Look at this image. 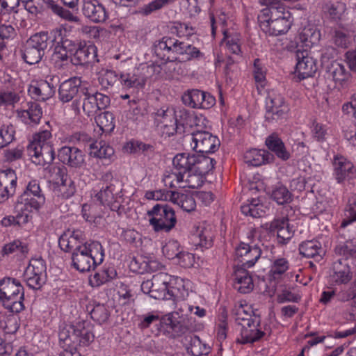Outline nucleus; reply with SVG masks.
Instances as JSON below:
<instances>
[{"label": "nucleus", "mask_w": 356, "mask_h": 356, "mask_svg": "<svg viewBox=\"0 0 356 356\" xmlns=\"http://www.w3.org/2000/svg\"><path fill=\"white\" fill-rule=\"evenodd\" d=\"M336 179L339 183L344 181L353 173V164L343 157L336 156L333 161Z\"/></svg>", "instance_id": "473e14b6"}, {"label": "nucleus", "mask_w": 356, "mask_h": 356, "mask_svg": "<svg viewBox=\"0 0 356 356\" xmlns=\"http://www.w3.org/2000/svg\"><path fill=\"white\" fill-rule=\"evenodd\" d=\"M49 177L56 184L60 185L68 178L67 168L63 165H53L48 168Z\"/></svg>", "instance_id": "5fc2aeb1"}, {"label": "nucleus", "mask_w": 356, "mask_h": 356, "mask_svg": "<svg viewBox=\"0 0 356 356\" xmlns=\"http://www.w3.org/2000/svg\"><path fill=\"white\" fill-rule=\"evenodd\" d=\"M177 40L175 38L163 37L161 40L154 44V53L163 60L172 62L179 59L178 56H176L173 49L177 47Z\"/></svg>", "instance_id": "aec40b11"}, {"label": "nucleus", "mask_w": 356, "mask_h": 356, "mask_svg": "<svg viewBox=\"0 0 356 356\" xmlns=\"http://www.w3.org/2000/svg\"><path fill=\"white\" fill-rule=\"evenodd\" d=\"M82 12L86 18L95 23L104 22L108 18L104 6L97 0L85 1Z\"/></svg>", "instance_id": "412c9836"}, {"label": "nucleus", "mask_w": 356, "mask_h": 356, "mask_svg": "<svg viewBox=\"0 0 356 356\" xmlns=\"http://www.w3.org/2000/svg\"><path fill=\"white\" fill-rule=\"evenodd\" d=\"M187 351L193 356H202L208 353V348L197 336H193L191 337L190 346L187 347Z\"/></svg>", "instance_id": "864d4df0"}, {"label": "nucleus", "mask_w": 356, "mask_h": 356, "mask_svg": "<svg viewBox=\"0 0 356 356\" xmlns=\"http://www.w3.org/2000/svg\"><path fill=\"white\" fill-rule=\"evenodd\" d=\"M261 250L256 245L241 242L235 248V259L241 264V268H248L252 267L260 258Z\"/></svg>", "instance_id": "9b49d317"}, {"label": "nucleus", "mask_w": 356, "mask_h": 356, "mask_svg": "<svg viewBox=\"0 0 356 356\" xmlns=\"http://www.w3.org/2000/svg\"><path fill=\"white\" fill-rule=\"evenodd\" d=\"M170 276L165 273H159L152 276V291L151 298L157 300H171L175 297L174 291L169 286Z\"/></svg>", "instance_id": "f3484780"}, {"label": "nucleus", "mask_w": 356, "mask_h": 356, "mask_svg": "<svg viewBox=\"0 0 356 356\" xmlns=\"http://www.w3.org/2000/svg\"><path fill=\"white\" fill-rule=\"evenodd\" d=\"M268 229L270 233L277 232L278 242L282 244H286L294 233L289 225V219L286 217L274 219L270 223Z\"/></svg>", "instance_id": "393cba45"}, {"label": "nucleus", "mask_w": 356, "mask_h": 356, "mask_svg": "<svg viewBox=\"0 0 356 356\" xmlns=\"http://www.w3.org/2000/svg\"><path fill=\"white\" fill-rule=\"evenodd\" d=\"M143 70L135 68L131 72L122 73L120 77L122 85L126 88H144L147 76L143 72Z\"/></svg>", "instance_id": "a878e982"}, {"label": "nucleus", "mask_w": 356, "mask_h": 356, "mask_svg": "<svg viewBox=\"0 0 356 356\" xmlns=\"http://www.w3.org/2000/svg\"><path fill=\"white\" fill-rule=\"evenodd\" d=\"M345 5L339 1H330L323 6V10L334 19H339L345 11Z\"/></svg>", "instance_id": "603ef678"}, {"label": "nucleus", "mask_w": 356, "mask_h": 356, "mask_svg": "<svg viewBox=\"0 0 356 356\" xmlns=\"http://www.w3.org/2000/svg\"><path fill=\"white\" fill-rule=\"evenodd\" d=\"M45 203V197L43 194L39 181L31 180L28 184L26 190L17 198V209L19 211H26L33 212L38 211Z\"/></svg>", "instance_id": "6e6552de"}, {"label": "nucleus", "mask_w": 356, "mask_h": 356, "mask_svg": "<svg viewBox=\"0 0 356 356\" xmlns=\"http://www.w3.org/2000/svg\"><path fill=\"white\" fill-rule=\"evenodd\" d=\"M23 4L25 9L34 15L42 13L44 10V4H46L48 8L60 17L71 22L79 21L78 17L58 5L54 0H23Z\"/></svg>", "instance_id": "1a4fd4ad"}, {"label": "nucleus", "mask_w": 356, "mask_h": 356, "mask_svg": "<svg viewBox=\"0 0 356 356\" xmlns=\"http://www.w3.org/2000/svg\"><path fill=\"white\" fill-rule=\"evenodd\" d=\"M265 118L269 122H277L286 117L289 107L280 95H269L266 102Z\"/></svg>", "instance_id": "ddd939ff"}, {"label": "nucleus", "mask_w": 356, "mask_h": 356, "mask_svg": "<svg viewBox=\"0 0 356 356\" xmlns=\"http://www.w3.org/2000/svg\"><path fill=\"white\" fill-rule=\"evenodd\" d=\"M15 130L12 124L3 125L0 128V148L9 145L15 137Z\"/></svg>", "instance_id": "0e129e2a"}, {"label": "nucleus", "mask_w": 356, "mask_h": 356, "mask_svg": "<svg viewBox=\"0 0 356 356\" xmlns=\"http://www.w3.org/2000/svg\"><path fill=\"white\" fill-rule=\"evenodd\" d=\"M27 152L32 162L36 165L50 164L55 159V152L50 143H29Z\"/></svg>", "instance_id": "4468645a"}, {"label": "nucleus", "mask_w": 356, "mask_h": 356, "mask_svg": "<svg viewBox=\"0 0 356 356\" xmlns=\"http://www.w3.org/2000/svg\"><path fill=\"white\" fill-rule=\"evenodd\" d=\"M28 108L23 111L22 116H27L31 122L37 124L42 115V111L40 106L36 102H28Z\"/></svg>", "instance_id": "13d9d810"}, {"label": "nucleus", "mask_w": 356, "mask_h": 356, "mask_svg": "<svg viewBox=\"0 0 356 356\" xmlns=\"http://www.w3.org/2000/svg\"><path fill=\"white\" fill-rule=\"evenodd\" d=\"M258 17H265V19H280L284 17L293 19L289 10L282 4L270 3L267 8L261 10Z\"/></svg>", "instance_id": "2f4dec72"}, {"label": "nucleus", "mask_w": 356, "mask_h": 356, "mask_svg": "<svg viewBox=\"0 0 356 356\" xmlns=\"http://www.w3.org/2000/svg\"><path fill=\"white\" fill-rule=\"evenodd\" d=\"M234 288L241 293L250 292L254 287L252 277L245 268H241L235 271Z\"/></svg>", "instance_id": "7c9ffc66"}, {"label": "nucleus", "mask_w": 356, "mask_h": 356, "mask_svg": "<svg viewBox=\"0 0 356 356\" xmlns=\"http://www.w3.org/2000/svg\"><path fill=\"white\" fill-rule=\"evenodd\" d=\"M51 42H56L65 50V51L72 56L75 51L79 48L81 42H76L67 38L65 29L60 27L51 30L49 33Z\"/></svg>", "instance_id": "5701e85b"}, {"label": "nucleus", "mask_w": 356, "mask_h": 356, "mask_svg": "<svg viewBox=\"0 0 356 356\" xmlns=\"http://www.w3.org/2000/svg\"><path fill=\"white\" fill-rule=\"evenodd\" d=\"M50 43L48 32L42 31L31 35L21 49L22 58L29 65L40 63Z\"/></svg>", "instance_id": "20e7f679"}, {"label": "nucleus", "mask_w": 356, "mask_h": 356, "mask_svg": "<svg viewBox=\"0 0 356 356\" xmlns=\"http://www.w3.org/2000/svg\"><path fill=\"white\" fill-rule=\"evenodd\" d=\"M54 45V51L50 60L54 66L57 69H63L67 65L70 60V56L64 50L60 44L53 42Z\"/></svg>", "instance_id": "ea45409f"}, {"label": "nucleus", "mask_w": 356, "mask_h": 356, "mask_svg": "<svg viewBox=\"0 0 356 356\" xmlns=\"http://www.w3.org/2000/svg\"><path fill=\"white\" fill-rule=\"evenodd\" d=\"M91 318L98 323L102 324L106 323L110 316V313L104 305L97 304L90 311Z\"/></svg>", "instance_id": "bf43d9fd"}, {"label": "nucleus", "mask_w": 356, "mask_h": 356, "mask_svg": "<svg viewBox=\"0 0 356 356\" xmlns=\"http://www.w3.org/2000/svg\"><path fill=\"white\" fill-rule=\"evenodd\" d=\"M92 328L93 325L90 322H79L75 325V329L72 330V337L80 346H87L95 339Z\"/></svg>", "instance_id": "bb28decb"}, {"label": "nucleus", "mask_w": 356, "mask_h": 356, "mask_svg": "<svg viewBox=\"0 0 356 356\" xmlns=\"http://www.w3.org/2000/svg\"><path fill=\"white\" fill-rule=\"evenodd\" d=\"M102 180L106 183V186H102L101 190L96 193L95 198L101 204L106 205L112 211H119L120 202L119 199L122 195V188L118 179H114L111 172H106L102 176Z\"/></svg>", "instance_id": "423d86ee"}, {"label": "nucleus", "mask_w": 356, "mask_h": 356, "mask_svg": "<svg viewBox=\"0 0 356 356\" xmlns=\"http://www.w3.org/2000/svg\"><path fill=\"white\" fill-rule=\"evenodd\" d=\"M17 179L13 170L8 169L0 172V186L6 188L10 194L13 195L15 193Z\"/></svg>", "instance_id": "a19ab883"}, {"label": "nucleus", "mask_w": 356, "mask_h": 356, "mask_svg": "<svg viewBox=\"0 0 356 356\" xmlns=\"http://www.w3.org/2000/svg\"><path fill=\"white\" fill-rule=\"evenodd\" d=\"M271 198L278 204H284L291 201V194L285 186H280L272 191Z\"/></svg>", "instance_id": "4d7b16f0"}, {"label": "nucleus", "mask_w": 356, "mask_h": 356, "mask_svg": "<svg viewBox=\"0 0 356 356\" xmlns=\"http://www.w3.org/2000/svg\"><path fill=\"white\" fill-rule=\"evenodd\" d=\"M99 84L104 88L114 86L118 81V75L115 72L110 70H103L99 72L98 78Z\"/></svg>", "instance_id": "680f3d73"}, {"label": "nucleus", "mask_w": 356, "mask_h": 356, "mask_svg": "<svg viewBox=\"0 0 356 356\" xmlns=\"http://www.w3.org/2000/svg\"><path fill=\"white\" fill-rule=\"evenodd\" d=\"M175 1L176 0H154L140 8L138 13L147 16L154 11L161 9L165 6L175 2Z\"/></svg>", "instance_id": "6e6d98bb"}, {"label": "nucleus", "mask_w": 356, "mask_h": 356, "mask_svg": "<svg viewBox=\"0 0 356 356\" xmlns=\"http://www.w3.org/2000/svg\"><path fill=\"white\" fill-rule=\"evenodd\" d=\"M172 163L184 172L192 170L205 177L209 172L213 169L216 161L204 156L203 154L190 155L189 154L181 153L174 157Z\"/></svg>", "instance_id": "39448f33"}, {"label": "nucleus", "mask_w": 356, "mask_h": 356, "mask_svg": "<svg viewBox=\"0 0 356 356\" xmlns=\"http://www.w3.org/2000/svg\"><path fill=\"white\" fill-rule=\"evenodd\" d=\"M83 234L81 230H67L58 239L60 249L65 252H78L88 245L85 242Z\"/></svg>", "instance_id": "2eb2a0df"}, {"label": "nucleus", "mask_w": 356, "mask_h": 356, "mask_svg": "<svg viewBox=\"0 0 356 356\" xmlns=\"http://www.w3.org/2000/svg\"><path fill=\"white\" fill-rule=\"evenodd\" d=\"M70 62L74 65H88L99 62L97 47L92 44L81 42L74 54L71 56Z\"/></svg>", "instance_id": "6ab92c4d"}, {"label": "nucleus", "mask_w": 356, "mask_h": 356, "mask_svg": "<svg viewBox=\"0 0 356 356\" xmlns=\"http://www.w3.org/2000/svg\"><path fill=\"white\" fill-rule=\"evenodd\" d=\"M236 323L241 326V339H237L240 343H252L261 337L265 333L257 329L260 324L259 316H256L250 306L241 303L233 309Z\"/></svg>", "instance_id": "f257e3e1"}, {"label": "nucleus", "mask_w": 356, "mask_h": 356, "mask_svg": "<svg viewBox=\"0 0 356 356\" xmlns=\"http://www.w3.org/2000/svg\"><path fill=\"white\" fill-rule=\"evenodd\" d=\"M194 143L193 149L201 154L215 152L220 146V140L209 131L197 130L188 136Z\"/></svg>", "instance_id": "9d476101"}, {"label": "nucleus", "mask_w": 356, "mask_h": 356, "mask_svg": "<svg viewBox=\"0 0 356 356\" xmlns=\"http://www.w3.org/2000/svg\"><path fill=\"white\" fill-rule=\"evenodd\" d=\"M184 175V184L179 185V188H198L204 184L205 177L197 172L187 170Z\"/></svg>", "instance_id": "a18cd8bd"}, {"label": "nucleus", "mask_w": 356, "mask_h": 356, "mask_svg": "<svg viewBox=\"0 0 356 356\" xmlns=\"http://www.w3.org/2000/svg\"><path fill=\"white\" fill-rule=\"evenodd\" d=\"M174 204H177L180 208L186 212H191L196 208V202L193 195L190 193H181L176 191L171 194Z\"/></svg>", "instance_id": "f704fd0d"}, {"label": "nucleus", "mask_w": 356, "mask_h": 356, "mask_svg": "<svg viewBox=\"0 0 356 356\" xmlns=\"http://www.w3.org/2000/svg\"><path fill=\"white\" fill-rule=\"evenodd\" d=\"M299 252L303 257L314 258L316 261H320L324 254L321 243L314 240L302 242L299 246Z\"/></svg>", "instance_id": "c756f323"}, {"label": "nucleus", "mask_w": 356, "mask_h": 356, "mask_svg": "<svg viewBox=\"0 0 356 356\" xmlns=\"http://www.w3.org/2000/svg\"><path fill=\"white\" fill-rule=\"evenodd\" d=\"M329 76L334 81H343L346 79V69L343 65L337 60H332L331 64L325 69Z\"/></svg>", "instance_id": "49530a36"}, {"label": "nucleus", "mask_w": 356, "mask_h": 356, "mask_svg": "<svg viewBox=\"0 0 356 356\" xmlns=\"http://www.w3.org/2000/svg\"><path fill=\"white\" fill-rule=\"evenodd\" d=\"M161 136L170 137L175 134H182L183 129L181 127H177L176 121L174 118L168 120H162V123L158 124Z\"/></svg>", "instance_id": "8fccbe9b"}, {"label": "nucleus", "mask_w": 356, "mask_h": 356, "mask_svg": "<svg viewBox=\"0 0 356 356\" xmlns=\"http://www.w3.org/2000/svg\"><path fill=\"white\" fill-rule=\"evenodd\" d=\"M149 224L155 232H170L176 225L174 209L166 203L156 204L147 211Z\"/></svg>", "instance_id": "0eeeda50"}, {"label": "nucleus", "mask_w": 356, "mask_h": 356, "mask_svg": "<svg viewBox=\"0 0 356 356\" xmlns=\"http://www.w3.org/2000/svg\"><path fill=\"white\" fill-rule=\"evenodd\" d=\"M81 81L78 77H73L63 82L58 89L60 100L66 103L76 97L79 98L80 91L84 88H81Z\"/></svg>", "instance_id": "b1692460"}, {"label": "nucleus", "mask_w": 356, "mask_h": 356, "mask_svg": "<svg viewBox=\"0 0 356 356\" xmlns=\"http://www.w3.org/2000/svg\"><path fill=\"white\" fill-rule=\"evenodd\" d=\"M24 286L18 280L6 277L0 280V302L5 309L19 313L24 309Z\"/></svg>", "instance_id": "f03ea898"}, {"label": "nucleus", "mask_w": 356, "mask_h": 356, "mask_svg": "<svg viewBox=\"0 0 356 356\" xmlns=\"http://www.w3.org/2000/svg\"><path fill=\"white\" fill-rule=\"evenodd\" d=\"M95 120L100 129L104 132H110L115 127L113 114L109 111L101 113Z\"/></svg>", "instance_id": "09e8293b"}, {"label": "nucleus", "mask_w": 356, "mask_h": 356, "mask_svg": "<svg viewBox=\"0 0 356 356\" xmlns=\"http://www.w3.org/2000/svg\"><path fill=\"white\" fill-rule=\"evenodd\" d=\"M0 327L6 334H14L19 329L17 319L14 316H3L0 321Z\"/></svg>", "instance_id": "69168bd1"}, {"label": "nucleus", "mask_w": 356, "mask_h": 356, "mask_svg": "<svg viewBox=\"0 0 356 356\" xmlns=\"http://www.w3.org/2000/svg\"><path fill=\"white\" fill-rule=\"evenodd\" d=\"M104 250L98 241H91L86 247L72 252L73 267L80 272L90 271L104 260Z\"/></svg>", "instance_id": "7ed1b4c3"}, {"label": "nucleus", "mask_w": 356, "mask_h": 356, "mask_svg": "<svg viewBox=\"0 0 356 356\" xmlns=\"http://www.w3.org/2000/svg\"><path fill=\"white\" fill-rule=\"evenodd\" d=\"M14 213H15V216H9L3 218V220H1V223L3 226L7 227L15 225L20 226L27 223L31 217L30 213L31 212L26 211H22V212L17 211L16 202L14 207Z\"/></svg>", "instance_id": "58836bf2"}, {"label": "nucleus", "mask_w": 356, "mask_h": 356, "mask_svg": "<svg viewBox=\"0 0 356 356\" xmlns=\"http://www.w3.org/2000/svg\"><path fill=\"white\" fill-rule=\"evenodd\" d=\"M90 154L99 159H110L114 154L113 148L105 143H90Z\"/></svg>", "instance_id": "de8ad7c7"}, {"label": "nucleus", "mask_w": 356, "mask_h": 356, "mask_svg": "<svg viewBox=\"0 0 356 356\" xmlns=\"http://www.w3.org/2000/svg\"><path fill=\"white\" fill-rule=\"evenodd\" d=\"M24 279L29 287L33 289H40L45 283L46 276H40L37 274L30 275L29 272L24 271Z\"/></svg>", "instance_id": "338daca9"}, {"label": "nucleus", "mask_w": 356, "mask_h": 356, "mask_svg": "<svg viewBox=\"0 0 356 356\" xmlns=\"http://www.w3.org/2000/svg\"><path fill=\"white\" fill-rule=\"evenodd\" d=\"M98 103L93 92L84 88L80 91L79 98L75 99L72 104V108L76 115L83 112L87 116H93L98 111Z\"/></svg>", "instance_id": "f8f14e48"}, {"label": "nucleus", "mask_w": 356, "mask_h": 356, "mask_svg": "<svg viewBox=\"0 0 356 356\" xmlns=\"http://www.w3.org/2000/svg\"><path fill=\"white\" fill-rule=\"evenodd\" d=\"M25 271L29 272L30 275L37 274L40 276H46V266L43 259L41 258L32 259Z\"/></svg>", "instance_id": "e2e57ef3"}, {"label": "nucleus", "mask_w": 356, "mask_h": 356, "mask_svg": "<svg viewBox=\"0 0 356 356\" xmlns=\"http://www.w3.org/2000/svg\"><path fill=\"white\" fill-rule=\"evenodd\" d=\"M320 38L319 32L311 27H305L298 35V40L302 43V47H311Z\"/></svg>", "instance_id": "c03bdc74"}, {"label": "nucleus", "mask_w": 356, "mask_h": 356, "mask_svg": "<svg viewBox=\"0 0 356 356\" xmlns=\"http://www.w3.org/2000/svg\"><path fill=\"white\" fill-rule=\"evenodd\" d=\"M173 165V170L166 171L164 174L163 181L165 186H168L170 188H179V185L184 184L185 172L181 169L178 168L174 163Z\"/></svg>", "instance_id": "e433bc0d"}, {"label": "nucleus", "mask_w": 356, "mask_h": 356, "mask_svg": "<svg viewBox=\"0 0 356 356\" xmlns=\"http://www.w3.org/2000/svg\"><path fill=\"white\" fill-rule=\"evenodd\" d=\"M332 270V277L337 284H346L353 277L348 264L342 259H339L333 263Z\"/></svg>", "instance_id": "cd10ccee"}, {"label": "nucleus", "mask_w": 356, "mask_h": 356, "mask_svg": "<svg viewBox=\"0 0 356 356\" xmlns=\"http://www.w3.org/2000/svg\"><path fill=\"white\" fill-rule=\"evenodd\" d=\"M339 298L342 302L352 300L351 306L356 308V280L348 290L342 291L339 293Z\"/></svg>", "instance_id": "774afa93"}, {"label": "nucleus", "mask_w": 356, "mask_h": 356, "mask_svg": "<svg viewBox=\"0 0 356 356\" xmlns=\"http://www.w3.org/2000/svg\"><path fill=\"white\" fill-rule=\"evenodd\" d=\"M193 118L190 114V113L185 109H181L179 110L177 113L176 111L175 113V121H176L177 127H182L183 134L186 131V129L188 127L191 126Z\"/></svg>", "instance_id": "052dcab7"}, {"label": "nucleus", "mask_w": 356, "mask_h": 356, "mask_svg": "<svg viewBox=\"0 0 356 356\" xmlns=\"http://www.w3.org/2000/svg\"><path fill=\"white\" fill-rule=\"evenodd\" d=\"M258 22L261 29L271 36L284 35L288 32L291 26L293 19L282 17L280 19H265V17H258Z\"/></svg>", "instance_id": "dca6fc26"}, {"label": "nucleus", "mask_w": 356, "mask_h": 356, "mask_svg": "<svg viewBox=\"0 0 356 356\" xmlns=\"http://www.w3.org/2000/svg\"><path fill=\"white\" fill-rule=\"evenodd\" d=\"M117 273L113 268H106L96 272L90 278V284L92 286H99L115 277Z\"/></svg>", "instance_id": "37998d69"}, {"label": "nucleus", "mask_w": 356, "mask_h": 356, "mask_svg": "<svg viewBox=\"0 0 356 356\" xmlns=\"http://www.w3.org/2000/svg\"><path fill=\"white\" fill-rule=\"evenodd\" d=\"M243 159L245 163L249 165L260 166L270 163L273 159V155L265 150L253 149L247 151Z\"/></svg>", "instance_id": "c85d7f7f"}, {"label": "nucleus", "mask_w": 356, "mask_h": 356, "mask_svg": "<svg viewBox=\"0 0 356 356\" xmlns=\"http://www.w3.org/2000/svg\"><path fill=\"white\" fill-rule=\"evenodd\" d=\"M204 97V92L193 89L188 90L182 96L183 103L193 108H200L202 102V99Z\"/></svg>", "instance_id": "79ce46f5"}, {"label": "nucleus", "mask_w": 356, "mask_h": 356, "mask_svg": "<svg viewBox=\"0 0 356 356\" xmlns=\"http://www.w3.org/2000/svg\"><path fill=\"white\" fill-rule=\"evenodd\" d=\"M175 51L176 56H182L181 59L191 60L193 58H198L202 53L195 47L185 42L177 40V47L173 49Z\"/></svg>", "instance_id": "4c0bfd02"}, {"label": "nucleus", "mask_w": 356, "mask_h": 356, "mask_svg": "<svg viewBox=\"0 0 356 356\" xmlns=\"http://www.w3.org/2000/svg\"><path fill=\"white\" fill-rule=\"evenodd\" d=\"M58 159L72 168H80L84 163V155L76 147L64 146L58 150Z\"/></svg>", "instance_id": "4be33fe9"}, {"label": "nucleus", "mask_w": 356, "mask_h": 356, "mask_svg": "<svg viewBox=\"0 0 356 356\" xmlns=\"http://www.w3.org/2000/svg\"><path fill=\"white\" fill-rule=\"evenodd\" d=\"M297 60L296 72L300 80L312 77L317 70L314 59L308 56L307 49H298L296 52Z\"/></svg>", "instance_id": "a211bd4d"}, {"label": "nucleus", "mask_w": 356, "mask_h": 356, "mask_svg": "<svg viewBox=\"0 0 356 356\" xmlns=\"http://www.w3.org/2000/svg\"><path fill=\"white\" fill-rule=\"evenodd\" d=\"M345 216L341 224V227H345L356 221V195L349 197L345 208Z\"/></svg>", "instance_id": "3c124183"}, {"label": "nucleus", "mask_w": 356, "mask_h": 356, "mask_svg": "<svg viewBox=\"0 0 356 356\" xmlns=\"http://www.w3.org/2000/svg\"><path fill=\"white\" fill-rule=\"evenodd\" d=\"M265 143L268 148L273 152L278 158L283 161H286L290 158V153L286 149L284 143L275 134L269 136Z\"/></svg>", "instance_id": "72a5a7b5"}, {"label": "nucleus", "mask_w": 356, "mask_h": 356, "mask_svg": "<svg viewBox=\"0 0 356 356\" xmlns=\"http://www.w3.org/2000/svg\"><path fill=\"white\" fill-rule=\"evenodd\" d=\"M267 207L260 202L259 200L252 199L248 203L241 207V212L245 216L252 218H261L266 213Z\"/></svg>", "instance_id": "c9c22d12"}]
</instances>
